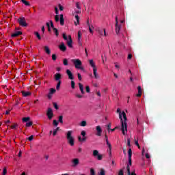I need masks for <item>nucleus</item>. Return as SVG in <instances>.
Instances as JSON below:
<instances>
[{"mask_svg":"<svg viewBox=\"0 0 175 175\" xmlns=\"http://www.w3.org/2000/svg\"><path fill=\"white\" fill-rule=\"evenodd\" d=\"M117 112L119 113V117L121 120V123H122L121 129H122V133L124 135H125L126 133H127V131H128V123L126 122V120H127L126 113L124 111H123L122 113L120 108H118Z\"/></svg>","mask_w":175,"mask_h":175,"instance_id":"nucleus-1","label":"nucleus"},{"mask_svg":"<svg viewBox=\"0 0 175 175\" xmlns=\"http://www.w3.org/2000/svg\"><path fill=\"white\" fill-rule=\"evenodd\" d=\"M72 134H73L72 130H68V131L66 133V137L67 141L71 146H74L75 145V138Z\"/></svg>","mask_w":175,"mask_h":175,"instance_id":"nucleus-2","label":"nucleus"},{"mask_svg":"<svg viewBox=\"0 0 175 175\" xmlns=\"http://www.w3.org/2000/svg\"><path fill=\"white\" fill-rule=\"evenodd\" d=\"M21 28L16 27L15 31L12 34V38H17L20 35H23V31H21Z\"/></svg>","mask_w":175,"mask_h":175,"instance_id":"nucleus-3","label":"nucleus"},{"mask_svg":"<svg viewBox=\"0 0 175 175\" xmlns=\"http://www.w3.org/2000/svg\"><path fill=\"white\" fill-rule=\"evenodd\" d=\"M71 62L75 64L76 68H80L82 62L80 59H71Z\"/></svg>","mask_w":175,"mask_h":175,"instance_id":"nucleus-4","label":"nucleus"},{"mask_svg":"<svg viewBox=\"0 0 175 175\" xmlns=\"http://www.w3.org/2000/svg\"><path fill=\"white\" fill-rule=\"evenodd\" d=\"M93 156H94V157H97L98 160H103V154H100L99 150L97 149H94L93 150Z\"/></svg>","mask_w":175,"mask_h":175,"instance_id":"nucleus-5","label":"nucleus"},{"mask_svg":"<svg viewBox=\"0 0 175 175\" xmlns=\"http://www.w3.org/2000/svg\"><path fill=\"white\" fill-rule=\"evenodd\" d=\"M116 31L117 33V34H118V33H120V30L121 29V26L122 25H119L118 24V15L116 16Z\"/></svg>","mask_w":175,"mask_h":175,"instance_id":"nucleus-6","label":"nucleus"},{"mask_svg":"<svg viewBox=\"0 0 175 175\" xmlns=\"http://www.w3.org/2000/svg\"><path fill=\"white\" fill-rule=\"evenodd\" d=\"M46 116L49 120H51L53 118V116H54V113L52 108L51 107L48 108L46 111Z\"/></svg>","mask_w":175,"mask_h":175,"instance_id":"nucleus-7","label":"nucleus"},{"mask_svg":"<svg viewBox=\"0 0 175 175\" xmlns=\"http://www.w3.org/2000/svg\"><path fill=\"white\" fill-rule=\"evenodd\" d=\"M66 73L67 74L68 77V79H74V75H73V72H72V71H70V70L69 68H67V70H66Z\"/></svg>","mask_w":175,"mask_h":175,"instance_id":"nucleus-8","label":"nucleus"},{"mask_svg":"<svg viewBox=\"0 0 175 175\" xmlns=\"http://www.w3.org/2000/svg\"><path fill=\"white\" fill-rule=\"evenodd\" d=\"M132 154H133L132 149H131V148H129V164L130 165H132Z\"/></svg>","mask_w":175,"mask_h":175,"instance_id":"nucleus-9","label":"nucleus"},{"mask_svg":"<svg viewBox=\"0 0 175 175\" xmlns=\"http://www.w3.org/2000/svg\"><path fill=\"white\" fill-rule=\"evenodd\" d=\"M55 81H59L60 79H62V76L61 72H56L54 75Z\"/></svg>","mask_w":175,"mask_h":175,"instance_id":"nucleus-10","label":"nucleus"},{"mask_svg":"<svg viewBox=\"0 0 175 175\" xmlns=\"http://www.w3.org/2000/svg\"><path fill=\"white\" fill-rule=\"evenodd\" d=\"M79 159L78 158H75V159H72V167H77V165H78V164H79Z\"/></svg>","mask_w":175,"mask_h":175,"instance_id":"nucleus-11","label":"nucleus"},{"mask_svg":"<svg viewBox=\"0 0 175 175\" xmlns=\"http://www.w3.org/2000/svg\"><path fill=\"white\" fill-rule=\"evenodd\" d=\"M96 129L97 130L96 135L100 136L103 133V129H101L100 126H96Z\"/></svg>","mask_w":175,"mask_h":175,"instance_id":"nucleus-12","label":"nucleus"},{"mask_svg":"<svg viewBox=\"0 0 175 175\" xmlns=\"http://www.w3.org/2000/svg\"><path fill=\"white\" fill-rule=\"evenodd\" d=\"M68 38H69V40H68V41H67V44L68 45V46L70 48H72V46H73L72 42H73V41H72V38H71L70 35L68 36Z\"/></svg>","mask_w":175,"mask_h":175,"instance_id":"nucleus-13","label":"nucleus"},{"mask_svg":"<svg viewBox=\"0 0 175 175\" xmlns=\"http://www.w3.org/2000/svg\"><path fill=\"white\" fill-rule=\"evenodd\" d=\"M98 31L99 33V34H100L101 36H107V33H106V30L105 29H98Z\"/></svg>","mask_w":175,"mask_h":175,"instance_id":"nucleus-14","label":"nucleus"},{"mask_svg":"<svg viewBox=\"0 0 175 175\" xmlns=\"http://www.w3.org/2000/svg\"><path fill=\"white\" fill-rule=\"evenodd\" d=\"M59 48L61 49V51H63V52L66 51V46L64 42H62V44H60V45H59Z\"/></svg>","mask_w":175,"mask_h":175,"instance_id":"nucleus-15","label":"nucleus"},{"mask_svg":"<svg viewBox=\"0 0 175 175\" xmlns=\"http://www.w3.org/2000/svg\"><path fill=\"white\" fill-rule=\"evenodd\" d=\"M93 72H94L95 78H96V79L99 78V75L97 72V68H96V66L95 64H94V71Z\"/></svg>","mask_w":175,"mask_h":175,"instance_id":"nucleus-16","label":"nucleus"},{"mask_svg":"<svg viewBox=\"0 0 175 175\" xmlns=\"http://www.w3.org/2000/svg\"><path fill=\"white\" fill-rule=\"evenodd\" d=\"M137 89H138V93L137 94V96L141 97L142 93V86L140 85L137 86Z\"/></svg>","mask_w":175,"mask_h":175,"instance_id":"nucleus-17","label":"nucleus"},{"mask_svg":"<svg viewBox=\"0 0 175 175\" xmlns=\"http://www.w3.org/2000/svg\"><path fill=\"white\" fill-rule=\"evenodd\" d=\"M65 23V19L64 18L63 14H60V25L62 26L64 25Z\"/></svg>","mask_w":175,"mask_h":175,"instance_id":"nucleus-18","label":"nucleus"},{"mask_svg":"<svg viewBox=\"0 0 175 175\" xmlns=\"http://www.w3.org/2000/svg\"><path fill=\"white\" fill-rule=\"evenodd\" d=\"M75 18L77 20V22L76 21L75 22V25H79V23H80V16H79V15H78V14H77L75 15Z\"/></svg>","mask_w":175,"mask_h":175,"instance_id":"nucleus-19","label":"nucleus"},{"mask_svg":"<svg viewBox=\"0 0 175 175\" xmlns=\"http://www.w3.org/2000/svg\"><path fill=\"white\" fill-rule=\"evenodd\" d=\"M87 23L88 26H89V31H90V33H93L92 27L94 28V26L93 25H90L89 19H88Z\"/></svg>","mask_w":175,"mask_h":175,"instance_id":"nucleus-20","label":"nucleus"},{"mask_svg":"<svg viewBox=\"0 0 175 175\" xmlns=\"http://www.w3.org/2000/svg\"><path fill=\"white\" fill-rule=\"evenodd\" d=\"M98 175H106V171L104 168H100V171L98 172Z\"/></svg>","mask_w":175,"mask_h":175,"instance_id":"nucleus-21","label":"nucleus"},{"mask_svg":"<svg viewBox=\"0 0 175 175\" xmlns=\"http://www.w3.org/2000/svg\"><path fill=\"white\" fill-rule=\"evenodd\" d=\"M79 89H80V90H81V92L83 94H84L85 90H84V86H83V83H79Z\"/></svg>","mask_w":175,"mask_h":175,"instance_id":"nucleus-22","label":"nucleus"},{"mask_svg":"<svg viewBox=\"0 0 175 175\" xmlns=\"http://www.w3.org/2000/svg\"><path fill=\"white\" fill-rule=\"evenodd\" d=\"M107 145L109 147L108 151L109 152V153H111V144L109 142V138H107Z\"/></svg>","mask_w":175,"mask_h":175,"instance_id":"nucleus-23","label":"nucleus"},{"mask_svg":"<svg viewBox=\"0 0 175 175\" xmlns=\"http://www.w3.org/2000/svg\"><path fill=\"white\" fill-rule=\"evenodd\" d=\"M44 49L45 50V52H46V53H48V55H50L51 51L47 45H45V46H44Z\"/></svg>","mask_w":175,"mask_h":175,"instance_id":"nucleus-24","label":"nucleus"},{"mask_svg":"<svg viewBox=\"0 0 175 175\" xmlns=\"http://www.w3.org/2000/svg\"><path fill=\"white\" fill-rule=\"evenodd\" d=\"M63 64L64 66H68L69 62H68V59H67V57H64V59H63Z\"/></svg>","mask_w":175,"mask_h":175,"instance_id":"nucleus-25","label":"nucleus"},{"mask_svg":"<svg viewBox=\"0 0 175 175\" xmlns=\"http://www.w3.org/2000/svg\"><path fill=\"white\" fill-rule=\"evenodd\" d=\"M89 63H90V66L92 67H93V71H94V68L95 67V63H94L93 59H91L90 60H89Z\"/></svg>","mask_w":175,"mask_h":175,"instance_id":"nucleus-26","label":"nucleus"},{"mask_svg":"<svg viewBox=\"0 0 175 175\" xmlns=\"http://www.w3.org/2000/svg\"><path fill=\"white\" fill-rule=\"evenodd\" d=\"M61 83H62V79H59L58 81H57V83L56 85V89L57 90H59L60 86H61Z\"/></svg>","mask_w":175,"mask_h":175,"instance_id":"nucleus-27","label":"nucleus"},{"mask_svg":"<svg viewBox=\"0 0 175 175\" xmlns=\"http://www.w3.org/2000/svg\"><path fill=\"white\" fill-rule=\"evenodd\" d=\"M34 34L36 36V37L38 38V40H41L42 37H41L39 31H34Z\"/></svg>","mask_w":175,"mask_h":175,"instance_id":"nucleus-28","label":"nucleus"},{"mask_svg":"<svg viewBox=\"0 0 175 175\" xmlns=\"http://www.w3.org/2000/svg\"><path fill=\"white\" fill-rule=\"evenodd\" d=\"M31 94V92H25L23 90V96H25V97H27V96H30Z\"/></svg>","mask_w":175,"mask_h":175,"instance_id":"nucleus-29","label":"nucleus"},{"mask_svg":"<svg viewBox=\"0 0 175 175\" xmlns=\"http://www.w3.org/2000/svg\"><path fill=\"white\" fill-rule=\"evenodd\" d=\"M63 119H64L63 115H59L58 122H59L60 123H64Z\"/></svg>","mask_w":175,"mask_h":175,"instance_id":"nucleus-30","label":"nucleus"},{"mask_svg":"<svg viewBox=\"0 0 175 175\" xmlns=\"http://www.w3.org/2000/svg\"><path fill=\"white\" fill-rule=\"evenodd\" d=\"M53 31H54L55 34L56 35V36L58 37V36H59L58 29H57V27H54Z\"/></svg>","mask_w":175,"mask_h":175,"instance_id":"nucleus-31","label":"nucleus"},{"mask_svg":"<svg viewBox=\"0 0 175 175\" xmlns=\"http://www.w3.org/2000/svg\"><path fill=\"white\" fill-rule=\"evenodd\" d=\"M18 23L21 27H23V17H21L18 19Z\"/></svg>","mask_w":175,"mask_h":175,"instance_id":"nucleus-32","label":"nucleus"},{"mask_svg":"<svg viewBox=\"0 0 175 175\" xmlns=\"http://www.w3.org/2000/svg\"><path fill=\"white\" fill-rule=\"evenodd\" d=\"M33 124V122L32 121H27V122L26 123V126L27 127H30L31 126H32Z\"/></svg>","mask_w":175,"mask_h":175,"instance_id":"nucleus-33","label":"nucleus"},{"mask_svg":"<svg viewBox=\"0 0 175 175\" xmlns=\"http://www.w3.org/2000/svg\"><path fill=\"white\" fill-rule=\"evenodd\" d=\"M130 164L129 163L127 165V172H128V175H132L131 172V168L129 167Z\"/></svg>","mask_w":175,"mask_h":175,"instance_id":"nucleus-34","label":"nucleus"},{"mask_svg":"<svg viewBox=\"0 0 175 175\" xmlns=\"http://www.w3.org/2000/svg\"><path fill=\"white\" fill-rule=\"evenodd\" d=\"M75 81H73V79H71V88H72V89H75Z\"/></svg>","mask_w":175,"mask_h":175,"instance_id":"nucleus-35","label":"nucleus"},{"mask_svg":"<svg viewBox=\"0 0 175 175\" xmlns=\"http://www.w3.org/2000/svg\"><path fill=\"white\" fill-rule=\"evenodd\" d=\"M55 92H56V89H55L54 88H51V89H50L51 94H53L54 93H55Z\"/></svg>","mask_w":175,"mask_h":175,"instance_id":"nucleus-36","label":"nucleus"},{"mask_svg":"<svg viewBox=\"0 0 175 175\" xmlns=\"http://www.w3.org/2000/svg\"><path fill=\"white\" fill-rule=\"evenodd\" d=\"M81 30L78 31V41H81Z\"/></svg>","mask_w":175,"mask_h":175,"instance_id":"nucleus-37","label":"nucleus"},{"mask_svg":"<svg viewBox=\"0 0 175 175\" xmlns=\"http://www.w3.org/2000/svg\"><path fill=\"white\" fill-rule=\"evenodd\" d=\"M29 120H30V116L23 118V122H26V123H27Z\"/></svg>","mask_w":175,"mask_h":175,"instance_id":"nucleus-38","label":"nucleus"},{"mask_svg":"<svg viewBox=\"0 0 175 175\" xmlns=\"http://www.w3.org/2000/svg\"><path fill=\"white\" fill-rule=\"evenodd\" d=\"M90 174L95 175V170L94 168H90Z\"/></svg>","mask_w":175,"mask_h":175,"instance_id":"nucleus-39","label":"nucleus"},{"mask_svg":"<svg viewBox=\"0 0 175 175\" xmlns=\"http://www.w3.org/2000/svg\"><path fill=\"white\" fill-rule=\"evenodd\" d=\"M23 3L25 5H31L29 1H27V0H23Z\"/></svg>","mask_w":175,"mask_h":175,"instance_id":"nucleus-40","label":"nucleus"},{"mask_svg":"<svg viewBox=\"0 0 175 175\" xmlns=\"http://www.w3.org/2000/svg\"><path fill=\"white\" fill-rule=\"evenodd\" d=\"M86 125H87L86 120H82V122H81V126H86Z\"/></svg>","mask_w":175,"mask_h":175,"instance_id":"nucleus-41","label":"nucleus"},{"mask_svg":"<svg viewBox=\"0 0 175 175\" xmlns=\"http://www.w3.org/2000/svg\"><path fill=\"white\" fill-rule=\"evenodd\" d=\"M55 21H56V22H58L59 21V16L58 14L55 16Z\"/></svg>","mask_w":175,"mask_h":175,"instance_id":"nucleus-42","label":"nucleus"},{"mask_svg":"<svg viewBox=\"0 0 175 175\" xmlns=\"http://www.w3.org/2000/svg\"><path fill=\"white\" fill-rule=\"evenodd\" d=\"M28 26V23L25 21V18L23 16V27Z\"/></svg>","mask_w":175,"mask_h":175,"instance_id":"nucleus-43","label":"nucleus"},{"mask_svg":"<svg viewBox=\"0 0 175 175\" xmlns=\"http://www.w3.org/2000/svg\"><path fill=\"white\" fill-rule=\"evenodd\" d=\"M52 59L53 60H56L57 59V55H55V53H53Z\"/></svg>","mask_w":175,"mask_h":175,"instance_id":"nucleus-44","label":"nucleus"},{"mask_svg":"<svg viewBox=\"0 0 175 175\" xmlns=\"http://www.w3.org/2000/svg\"><path fill=\"white\" fill-rule=\"evenodd\" d=\"M58 123H59V122L57 120H56V119L53 120L54 126H58Z\"/></svg>","mask_w":175,"mask_h":175,"instance_id":"nucleus-45","label":"nucleus"},{"mask_svg":"<svg viewBox=\"0 0 175 175\" xmlns=\"http://www.w3.org/2000/svg\"><path fill=\"white\" fill-rule=\"evenodd\" d=\"M53 107H55L56 109H58L59 107L57 103H53Z\"/></svg>","mask_w":175,"mask_h":175,"instance_id":"nucleus-46","label":"nucleus"},{"mask_svg":"<svg viewBox=\"0 0 175 175\" xmlns=\"http://www.w3.org/2000/svg\"><path fill=\"white\" fill-rule=\"evenodd\" d=\"M63 38H64L66 40H68V36H66V33H63Z\"/></svg>","mask_w":175,"mask_h":175,"instance_id":"nucleus-47","label":"nucleus"},{"mask_svg":"<svg viewBox=\"0 0 175 175\" xmlns=\"http://www.w3.org/2000/svg\"><path fill=\"white\" fill-rule=\"evenodd\" d=\"M77 75H78V79H79V81H81L82 79L81 74H80V72H78Z\"/></svg>","mask_w":175,"mask_h":175,"instance_id":"nucleus-48","label":"nucleus"},{"mask_svg":"<svg viewBox=\"0 0 175 175\" xmlns=\"http://www.w3.org/2000/svg\"><path fill=\"white\" fill-rule=\"evenodd\" d=\"M118 175H124L123 170H120V171L118 172Z\"/></svg>","mask_w":175,"mask_h":175,"instance_id":"nucleus-49","label":"nucleus"},{"mask_svg":"<svg viewBox=\"0 0 175 175\" xmlns=\"http://www.w3.org/2000/svg\"><path fill=\"white\" fill-rule=\"evenodd\" d=\"M50 22H51V27H52V29H53V30H54V27H55V26H54V23H53V21L52 20H51L50 21Z\"/></svg>","mask_w":175,"mask_h":175,"instance_id":"nucleus-50","label":"nucleus"},{"mask_svg":"<svg viewBox=\"0 0 175 175\" xmlns=\"http://www.w3.org/2000/svg\"><path fill=\"white\" fill-rule=\"evenodd\" d=\"M111 123H109V124H107V129L109 131H110V130H111Z\"/></svg>","mask_w":175,"mask_h":175,"instance_id":"nucleus-51","label":"nucleus"},{"mask_svg":"<svg viewBox=\"0 0 175 175\" xmlns=\"http://www.w3.org/2000/svg\"><path fill=\"white\" fill-rule=\"evenodd\" d=\"M81 135H83V137L85 136L86 134V131H85V130H82V131L81 132Z\"/></svg>","mask_w":175,"mask_h":175,"instance_id":"nucleus-52","label":"nucleus"},{"mask_svg":"<svg viewBox=\"0 0 175 175\" xmlns=\"http://www.w3.org/2000/svg\"><path fill=\"white\" fill-rule=\"evenodd\" d=\"M8 172L6 168H3V174L2 175H6V173Z\"/></svg>","mask_w":175,"mask_h":175,"instance_id":"nucleus-53","label":"nucleus"},{"mask_svg":"<svg viewBox=\"0 0 175 175\" xmlns=\"http://www.w3.org/2000/svg\"><path fill=\"white\" fill-rule=\"evenodd\" d=\"M86 92H88V93H90V88L89 85L86 86Z\"/></svg>","mask_w":175,"mask_h":175,"instance_id":"nucleus-54","label":"nucleus"},{"mask_svg":"<svg viewBox=\"0 0 175 175\" xmlns=\"http://www.w3.org/2000/svg\"><path fill=\"white\" fill-rule=\"evenodd\" d=\"M77 8H78L79 10H81V5L79 2H77Z\"/></svg>","mask_w":175,"mask_h":175,"instance_id":"nucleus-55","label":"nucleus"},{"mask_svg":"<svg viewBox=\"0 0 175 175\" xmlns=\"http://www.w3.org/2000/svg\"><path fill=\"white\" fill-rule=\"evenodd\" d=\"M59 8L61 11H63V10H64V7H63V5H62V4H59Z\"/></svg>","mask_w":175,"mask_h":175,"instance_id":"nucleus-56","label":"nucleus"},{"mask_svg":"<svg viewBox=\"0 0 175 175\" xmlns=\"http://www.w3.org/2000/svg\"><path fill=\"white\" fill-rule=\"evenodd\" d=\"M57 133V127H56V129H55V130H53V135H56Z\"/></svg>","mask_w":175,"mask_h":175,"instance_id":"nucleus-57","label":"nucleus"},{"mask_svg":"<svg viewBox=\"0 0 175 175\" xmlns=\"http://www.w3.org/2000/svg\"><path fill=\"white\" fill-rule=\"evenodd\" d=\"M55 12L56 13V14L59 13L58 7H55Z\"/></svg>","mask_w":175,"mask_h":175,"instance_id":"nucleus-58","label":"nucleus"},{"mask_svg":"<svg viewBox=\"0 0 175 175\" xmlns=\"http://www.w3.org/2000/svg\"><path fill=\"white\" fill-rule=\"evenodd\" d=\"M28 139H29V141H32V139H33V135H30V137H29Z\"/></svg>","mask_w":175,"mask_h":175,"instance_id":"nucleus-59","label":"nucleus"},{"mask_svg":"<svg viewBox=\"0 0 175 175\" xmlns=\"http://www.w3.org/2000/svg\"><path fill=\"white\" fill-rule=\"evenodd\" d=\"M127 144L129 146H131V139L129 138L127 139Z\"/></svg>","mask_w":175,"mask_h":175,"instance_id":"nucleus-60","label":"nucleus"},{"mask_svg":"<svg viewBox=\"0 0 175 175\" xmlns=\"http://www.w3.org/2000/svg\"><path fill=\"white\" fill-rule=\"evenodd\" d=\"M132 56H133L132 53H129L128 59H132Z\"/></svg>","mask_w":175,"mask_h":175,"instance_id":"nucleus-61","label":"nucleus"},{"mask_svg":"<svg viewBox=\"0 0 175 175\" xmlns=\"http://www.w3.org/2000/svg\"><path fill=\"white\" fill-rule=\"evenodd\" d=\"M135 144L137 145V146H138L139 148H140V145H139L138 141H135Z\"/></svg>","mask_w":175,"mask_h":175,"instance_id":"nucleus-62","label":"nucleus"},{"mask_svg":"<svg viewBox=\"0 0 175 175\" xmlns=\"http://www.w3.org/2000/svg\"><path fill=\"white\" fill-rule=\"evenodd\" d=\"M77 97L81 98L83 97L82 94H76Z\"/></svg>","mask_w":175,"mask_h":175,"instance_id":"nucleus-63","label":"nucleus"},{"mask_svg":"<svg viewBox=\"0 0 175 175\" xmlns=\"http://www.w3.org/2000/svg\"><path fill=\"white\" fill-rule=\"evenodd\" d=\"M22 154H23V152L21 150H20L18 154V157H21Z\"/></svg>","mask_w":175,"mask_h":175,"instance_id":"nucleus-64","label":"nucleus"}]
</instances>
